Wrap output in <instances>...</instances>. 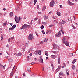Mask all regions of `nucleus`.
Wrapping results in <instances>:
<instances>
[{
    "mask_svg": "<svg viewBox=\"0 0 78 78\" xmlns=\"http://www.w3.org/2000/svg\"><path fill=\"white\" fill-rule=\"evenodd\" d=\"M53 45L54 46V48H53L54 50H55L56 49H58V50H59L60 49V48L59 46L56 45V44H53Z\"/></svg>",
    "mask_w": 78,
    "mask_h": 78,
    "instance_id": "1",
    "label": "nucleus"
},
{
    "mask_svg": "<svg viewBox=\"0 0 78 78\" xmlns=\"http://www.w3.org/2000/svg\"><path fill=\"white\" fill-rule=\"evenodd\" d=\"M16 16L17 15H16L14 19L15 20L16 23H19V22L20 21V19H19Z\"/></svg>",
    "mask_w": 78,
    "mask_h": 78,
    "instance_id": "2",
    "label": "nucleus"
},
{
    "mask_svg": "<svg viewBox=\"0 0 78 78\" xmlns=\"http://www.w3.org/2000/svg\"><path fill=\"white\" fill-rule=\"evenodd\" d=\"M28 39L29 40H31L34 39V37L33 36V34H30L29 35Z\"/></svg>",
    "mask_w": 78,
    "mask_h": 78,
    "instance_id": "3",
    "label": "nucleus"
},
{
    "mask_svg": "<svg viewBox=\"0 0 78 78\" xmlns=\"http://www.w3.org/2000/svg\"><path fill=\"white\" fill-rule=\"evenodd\" d=\"M54 5H55V1L54 0H52L50 2V6L51 7H53Z\"/></svg>",
    "mask_w": 78,
    "mask_h": 78,
    "instance_id": "4",
    "label": "nucleus"
},
{
    "mask_svg": "<svg viewBox=\"0 0 78 78\" xmlns=\"http://www.w3.org/2000/svg\"><path fill=\"white\" fill-rule=\"evenodd\" d=\"M29 26L30 27V25H27L26 24H25L23 25L21 29L23 30V29H24L25 28H27V27Z\"/></svg>",
    "mask_w": 78,
    "mask_h": 78,
    "instance_id": "5",
    "label": "nucleus"
},
{
    "mask_svg": "<svg viewBox=\"0 0 78 78\" xmlns=\"http://www.w3.org/2000/svg\"><path fill=\"white\" fill-rule=\"evenodd\" d=\"M40 63H43V59H42V57H40V58L38 59Z\"/></svg>",
    "mask_w": 78,
    "mask_h": 78,
    "instance_id": "6",
    "label": "nucleus"
},
{
    "mask_svg": "<svg viewBox=\"0 0 78 78\" xmlns=\"http://www.w3.org/2000/svg\"><path fill=\"white\" fill-rule=\"evenodd\" d=\"M16 28V25H14L12 27V28H9V30H13Z\"/></svg>",
    "mask_w": 78,
    "mask_h": 78,
    "instance_id": "7",
    "label": "nucleus"
},
{
    "mask_svg": "<svg viewBox=\"0 0 78 78\" xmlns=\"http://www.w3.org/2000/svg\"><path fill=\"white\" fill-rule=\"evenodd\" d=\"M63 43L66 45V46H69V43L67 41L65 42V41H63Z\"/></svg>",
    "mask_w": 78,
    "mask_h": 78,
    "instance_id": "8",
    "label": "nucleus"
},
{
    "mask_svg": "<svg viewBox=\"0 0 78 78\" xmlns=\"http://www.w3.org/2000/svg\"><path fill=\"white\" fill-rule=\"evenodd\" d=\"M61 32L60 31L58 33L56 34V36H57V37H59L61 36Z\"/></svg>",
    "mask_w": 78,
    "mask_h": 78,
    "instance_id": "9",
    "label": "nucleus"
},
{
    "mask_svg": "<svg viewBox=\"0 0 78 78\" xmlns=\"http://www.w3.org/2000/svg\"><path fill=\"white\" fill-rule=\"evenodd\" d=\"M21 55H22V53L20 52H19L18 53L16 54V56H17V57H18V56H20Z\"/></svg>",
    "mask_w": 78,
    "mask_h": 78,
    "instance_id": "10",
    "label": "nucleus"
},
{
    "mask_svg": "<svg viewBox=\"0 0 78 78\" xmlns=\"http://www.w3.org/2000/svg\"><path fill=\"white\" fill-rule=\"evenodd\" d=\"M51 58H53V59H55V58H56V55H51Z\"/></svg>",
    "mask_w": 78,
    "mask_h": 78,
    "instance_id": "11",
    "label": "nucleus"
},
{
    "mask_svg": "<svg viewBox=\"0 0 78 78\" xmlns=\"http://www.w3.org/2000/svg\"><path fill=\"white\" fill-rule=\"evenodd\" d=\"M68 3L69 5H74V4L72 3V2H71L70 1H68Z\"/></svg>",
    "mask_w": 78,
    "mask_h": 78,
    "instance_id": "12",
    "label": "nucleus"
},
{
    "mask_svg": "<svg viewBox=\"0 0 78 78\" xmlns=\"http://www.w3.org/2000/svg\"><path fill=\"white\" fill-rule=\"evenodd\" d=\"M60 23H61V24H63L64 25L65 23H66V22L65 21H64L63 20H62V21Z\"/></svg>",
    "mask_w": 78,
    "mask_h": 78,
    "instance_id": "13",
    "label": "nucleus"
},
{
    "mask_svg": "<svg viewBox=\"0 0 78 78\" xmlns=\"http://www.w3.org/2000/svg\"><path fill=\"white\" fill-rule=\"evenodd\" d=\"M8 61L9 62H12V61H13V59H12L11 58H10L9 59Z\"/></svg>",
    "mask_w": 78,
    "mask_h": 78,
    "instance_id": "14",
    "label": "nucleus"
},
{
    "mask_svg": "<svg viewBox=\"0 0 78 78\" xmlns=\"http://www.w3.org/2000/svg\"><path fill=\"white\" fill-rule=\"evenodd\" d=\"M57 14L59 16V17L61 16V13L60 12H58V11H57Z\"/></svg>",
    "mask_w": 78,
    "mask_h": 78,
    "instance_id": "15",
    "label": "nucleus"
},
{
    "mask_svg": "<svg viewBox=\"0 0 78 78\" xmlns=\"http://www.w3.org/2000/svg\"><path fill=\"white\" fill-rule=\"evenodd\" d=\"M58 63L59 64H60V59L61 58V57H60V56H58Z\"/></svg>",
    "mask_w": 78,
    "mask_h": 78,
    "instance_id": "16",
    "label": "nucleus"
},
{
    "mask_svg": "<svg viewBox=\"0 0 78 78\" xmlns=\"http://www.w3.org/2000/svg\"><path fill=\"white\" fill-rule=\"evenodd\" d=\"M13 15H14L13 12H11L10 13V17H12Z\"/></svg>",
    "mask_w": 78,
    "mask_h": 78,
    "instance_id": "17",
    "label": "nucleus"
},
{
    "mask_svg": "<svg viewBox=\"0 0 78 78\" xmlns=\"http://www.w3.org/2000/svg\"><path fill=\"white\" fill-rule=\"evenodd\" d=\"M44 20H47L48 19V16L45 15L44 16Z\"/></svg>",
    "mask_w": 78,
    "mask_h": 78,
    "instance_id": "18",
    "label": "nucleus"
},
{
    "mask_svg": "<svg viewBox=\"0 0 78 78\" xmlns=\"http://www.w3.org/2000/svg\"><path fill=\"white\" fill-rule=\"evenodd\" d=\"M44 41L45 42H46L48 41V38H45L44 39Z\"/></svg>",
    "mask_w": 78,
    "mask_h": 78,
    "instance_id": "19",
    "label": "nucleus"
},
{
    "mask_svg": "<svg viewBox=\"0 0 78 78\" xmlns=\"http://www.w3.org/2000/svg\"><path fill=\"white\" fill-rule=\"evenodd\" d=\"M14 74V71H12L10 73V76H12Z\"/></svg>",
    "mask_w": 78,
    "mask_h": 78,
    "instance_id": "20",
    "label": "nucleus"
},
{
    "mask_svg": "<svg viewBox=\"0 0 78 78\" xmlns=\"http://www.w3.org/2000/svg\"><path fill=\"white\" fill-rule=\"evenodd\" d=\"M45 55H46V56H48V51H45Z\"/></svg>",
    "mask_w": 78,
    "mask_h": 78,
    "instance_id": "21",
    "label": "nucleus"
},
{
    "mask_svg": "<svg viewBox=\"0 0 78 78\" xmlns=\"http://www.w3.org/2000/svg\"><path fill=\"white\" fill-rule=\"evenodd\" d=\"M72 67L73 70H75V65H72Z\"/></svg>",
    "mask_w": 78,
    "mask_h": 78,
    "instance_id": "22",
    "label": "nucleus"
},
{
    "mask_svg": "<svg viewBox=\"0 0 78 78\" xmlns=\"http://www.w3.org/2000/svg\"><path fill=\"white\" fill-rule=\"evenodd\" d=\"M45 9H46V7L45 6H44L42 9V11H44L45 10Z\"/></svg>",
    "mask_w": 78,
    "mask_h": 78,
    "instance_id": "23",
    "label": "nucleus"
},
{
    "mask_svg": "<svg viewBox=\"0 0 78 78\" xmlns=\"http://www.w3.org/2000/svg\"><path fill=\"white\" fill-rule=\"evenodd\" d=\"M66 73L67 74V75H69V71L67 70L66 71Z\"/></svg>",
    "mask_w": 78,
    "mask_h": 78,
    "instance_id": "24",
    "label": "nucleus"
},
{
    "mask_svg": "<svg viewBox=\"0 0 78 78\" xmlns=\"http://www.w3.org/2000/svg\"><path fill=\"white\" fill-rule=\"evenodd\" d=\"M52 53H55L56 54H57L58 53V51H52Z\"/></svg>",
    "mask_w": 78,
    "mask_h": 78,
    "instance_id": "25",
    "label": "nucleus"
},
{
    "mask_svg": "<svg viewBox=\"0 0 78 78\" xmlns=\"http://www.w3.org/2000/svg\"><path fill=\"white\" fill-rule=\"evenodd\" d=\"M69 56H70V57H71L72 56H73V54L72 53H70L69 54Z\"/></svg>",
    "mask_w": 78,
    "mask_h": 78,
    "instance_id": "26",
    "label": "nucleus"
},
{
    "mask_svg": "<svg viewBox=\"0 0 78 78\" xmlns=\"http://www.w3.org/2000/svg\"><path fill=\"white\" fill-rule=\"evenodd\" d=\"M40 28H41V30H42V29H44V26L43 25L41 26Z\"/></svg>",
    "mask_w": 78,
    "mask_h": 78,
    "instance_id": "27",
    "label": "nucleus"
},
{
    "mask_svg": "<svg viewBox=\"0 0 78 78\" xmlns=\"http://www.w3.org/2000/svg\"><path fill=\"white\" fill-rule=\"evenodd\" d=\"M75 62H76V60L75 59H74V60L73 62H72V63L73 64H75Z\"/></svg>",
    "mask_w": 78,
    "mask_h": 78,
    "instance_id": "28",
    "label": "nucleus"
},
{
    "mask_svg": "<svg viewBox=\"0 0 78 78\" xmlns=\"http://www.w3.org/2000/svg\"><path fill=\"white\" fill-rule=\"evenodd\" d=\"M51 33V30H48L47 31V33Z\"/></svg>",
    "mask_w": 78,
    "mask_h": 78,
    "instance_id": "29",
    "label": "nucleus"
},
{
    "mask_svg": "<svg viewBox=\"0 0 78 78\" xmlns=\"http://www.w3.org/2000/svg\"><path fill=\"white\" fill-rule=\"evenodd\" d=\"M36 2H37V0H34V5H35V4H36Z\"/></svg>",
    "mask_w": 78,
    "mask_h": 78,
    "instance_id": "30",
    "label": "nucleus"
},
{
    "mask_svg": "<svg viewBox=\"0 0 78 78\" xmlns=\"http://www.w3.org/2000/svg\"><path fill=\"white\" fill-rule=\"evenodd\" d=\"M59 75H63V73L62 71L60 72L59 73Z\"/></svg>",
    "mask_w": 78,
    "mask_h": 78,
    "instance_id": "31",
    "label": "nucleus"
},
{
    "mask_svg": "<svg viewBox=\"0 0 78 78\" xmlns=\"http://www.w3.org/2000/svg\"><path fill=\"white\" fill-rule=\"evenodd\" d=\"M31 76L32 77H34V76H35V75H34V74H31Z\"/></svg>",
    "mask_w": 78,
    "mask_h": 78,
    "instance_id": "32",
    "label": "nucleus"
},
{
    "mask_svg": "<svg viewBox=\"0 0 78 78\" xmlns=\"http://www.w3.org/2000/svg\"><path fill=\"white\" fill-rule=\"evenodd\" d=\"M27 71H28V72H30V69L29 68H27Z\"/></svg>",
    "mask_w": 78,
    "mask_h": 78,
    "instance_id": "33",
    "label": "nucleus"
},
{
    "mask_svg": "<svg viewBox=\"0 0 78 78\" xmlns=\"http://www.w3.org/2000/svg\"><path fill=\"white\" fill-rule=\"evenodd\" d=\"M72 27L73 28V29H75V28H76L75 27V26H74L73 25H72Z\"/></svg>",
    "mask_w": 78,
    "mask_h": 78,
    "instance_id": "34",
    "label": "nucleus"
},
{
    "mask_svg": "<svg viewBox=\"0 0 78 78\" xmlns=\"http://www.w3.org/2000/svg\"><path fill=\"white\" fill-rule=\"evenodd\" d=\"M25 46H28V43H26L25 44Z\"/></svg>",
    "mask_w": 78,
    "mask_h": 78,
    "instance_id": "35",
    "label": "nucleus"
},
{
    "mask_svg": "<svg viewBox=\"0 0 78 78\" xmlns=\"http://www.w3.org/2000/svg\"><path fill=\"white\" fill-rule=\"evenodd\" d=\"M27 58L28 61H29V60L30 59V57H29V56H27Z\"/></svg>",
    "mask_w": 78,
    "mask_h": 78,
    "instance_id": "36",
    "label": "nucleus"
},
{
    "mask_svg": "<svg viewBox=\"0 0 78 78\" xmlns=\"http://www.w3.org/2000/svg\"><path fill=\"white\" fill-rule=\"evenodd\" d=\"M6 65H5L4 66H3V69H5V67H6Z\"/></svg>",
    "mask_w": 78,
    "mask_h": 78,
    "instance_id": "37",
    "label": "nucleus"
},
{
    "mask_svg": "<svg viewBox=\"0 0 78 78\" xmlns=\"http://www.w3.org/2000/svg\"><path fill=\"white\" fill-rule=\"evenodd\" d=\"M38 19V18H36L34 19V20L36 21V20H37Z\"/></svg>",
    "mask_w": 78,
    "mask_h": 78,
    "instance_id": "38",
    "label": "nucleus"
},
{
    "mask_svg": "<svg viewBox=\"0 0 78 78\" xmlns=\"http://www.w3.org/2000/svg\"><path fill=\"white\" fill-rule=\"evenodd\" d=\"M53 25H50L49 26V27L50 28V27H53Z\"/></svg>",
    "mask_w": 78,
    "mask_h": 78,
    "instance_id": "39",
    "label": "nucleus"
},
{
    "mask_svg": "<svg viewBox=\"0 0 78 78\" xmlns=\"http://www.w3.org/2000/svg\"><path fill=\"white\" fill-rule=\"evenodd\" d=\"M51 66H52V69H54V67H53V64H51Z\"/></svg>",
    "mask_w": 78,
    "mask_h": 78,
    "instance_id": "40",
    "label": "nucleus"
},
{
    "mask_svg": "<svg viewBox=\"0 0 78 78\" xmlns=\"http://www.w3.org/2000/svg\"><path fill=\"white\" fill-rule=\"evenodd\" d=\"M1 40H2V39H3V35H1Z\"/></svg>",
    "mask_w": 78,
    "mask_h": 78,
    "instance_id": "41",
    "label": "nucleus"
},
{
    "mask_svg": "<svg viewBox=\"0 0 78 78\" xmlns=\"http://www.w3.org/2000/svg\"><path fill=\"white\" fill-rule=\"evenodd\" d=\"M38 54H39V55H41V51H39L38 52Z\"/></svg>",
    "mask_w": 78,
    "mask_h": 78,
    "instance_id": "42",
    "label": "nucleus"
},
{
    "mask_svg": "<svg viewBox=\"0 0 78 78\" xmlns=\"http://www.w3.org/2000/svg\"><path fill=\"white\" fill-rule=\"evenodd\" d=\"M60 31H61L62 33H63V34H64V32L62 31V29H61Z\"/></svg>",
    "mask_w": 78,
    "mask_h": 78,
    "instance_id": "43",
    "label": "nucleus"
},
{
    "mask_svg": "<svg viewBox=\"0 0 78 78\" xmlns=\"http://www.w3.org/2000/svg\"><path fill=\"white\" fill-rule=\"evenodd\" d=\"M43 34H45V31H44V30H43L42 31V32Z\"/></svg>",
    "mask_w": 78,
    "mask_h": 78,
    "instance_id": "44",
    "label": "nucleus"
},
{
    "mask_svg": "<svg viewBox=\"0 0 78 78\" xmlns=\"http://www.w3.org/2000/svg\"><path fill=\"white\" fill-rule=\"evenodd\" d=\"M0 67H3V65L2 64H0Z\"/></svg>",
    "mask_w": 78,
    "mask_h": 78,
    "instance_id": "45",
    "label": "nucleus"
},
{
    "mask_svg": "<svg viewBox=\"0 0 78 78\" xmlns=\"http://www.w3.org/2000/svg\"><path fill=\"white\" fill-rule=\"evenodd\" d=\"M38 54V53L37 52V51H36L35 52V54H36V55H37Z\"/></svg>",
    "mask_w": 78,
    "mask_h": 78,
    "instance_id": "46",
    "label": "nucleus"
},
{
    "mask_svg": "<svg viewBox=\"0 0 78 78\" xmlns=\"http://www.w3.org/2000/svg\"><path fill=\"white\" fill-rule=\"evenodd\" d=\"M60 68H61V66H58V68L59 70L60 69Z\"/></svg>",
    "mask_w": 78,
    "mask_h": 78,
    "instance_id": "47",
    "label": "nucleus"
},
{
    "mask_svg": "<svg viewBox=\"0 0 78 78\" xmlns=\"http://www.w3.org/2000/svg\"><path fill=\"white\" fill-rule=\"evenodd\" d=\"M10 39H14V37H12L10 38Z\"/></svg>",
    "mask_w": 78,
    "mask_h": 78,
    "instance_id": "48",
    "label": "nucleus"
},
{
    "mask_svg": "<svg viewBox=\"0 0 78 78\" xmlns=\"http://www.w3.org/2000/svg\"><path fill=\"white\" fill-rule=\"evenodd\" d=\"M29 55L30 56H32V53H30L29 54Z\"/></svg>",
    "mask_w": 78,
    "mask_h": 78,
    "instance_id": "49",
    "label": "nucleus"
},
{
    "mask_svg": "<svg viewBox=\"0 0 78 78\" xmlns=\"http://www.w3.org/2000/svg\"><path fill=\"white\" fill-rule=\"evenodd\" d=\"M65 40V37H64L63 38V42L64 43V41H65L64 40Z\"/></svg>",
    "mask_w": 78,
    "mask_h": 78,
    "instance_id": "50",
    "label": "nucleus"
},
{
    "mask_svg": "<svg viewBox=\"0 0 78 78\" xmlns=\"http://www.w3.org/2000/svg\"><path fill=\"white\" fill-rule=\"evenodd\" d=\"M3 25H6V23H3Z\"/></svg>",
    "mask_w": 78,
    "mask_h": 78,
    "instance_id": "51",
    "label": "nucleus"
},
{
    "mask_svg": "<svg viewBox=\"0 0 78 78\" xmlns=\"http://www.w3.org/2000/svg\"><path fill=\"white\" fill-rule=\"evenodd\" d=\"M73 76H75V73H74V72H73Z\"/></svg>",
    "mask_w": 78,
    "mask_h": 78,
    "instance_id": "52",
    "label": "nucleus"
},
{
    "mask_svg": "<svg viewBox=\"0 0 78 78\" xmlns=\"http://www.w3.org/2000/svg\"><path fill=\"white\" fill-rule=\"evenodd\" d=\"M16 66H15L13 69H14L15 70V69H16Z\"/></svg>",
    "mask_w": 78,
    "mask_h": 78,
    "instance_id": "53",
    "label": "nucleus"
},
{
    "mask_svg": "<svg viewBox=\"0 0 78 78\" xmlns=\"http://www.w3.org/2000/svg\"><path fill=\"white\" fill-rule=\"evenodd\" d=\"M53 18L54 19H56V17H55V16H53Z\"/></svg>",
    "mask_w": 78,
    "mask_h": 78,
    "instance_id": "54",
    "label": "nucleus"
},
{
    "mask_svg": "<svg viewBox=\"0 0 78 78\" xmlns=\"http://www.w3.org/2000/svg\"><path fill=\"white\" fill-rule=\"evenodd\" d=\"M59 69L58 68L56 70V72H58L59 71Z\"/></svg>",
    "mask_w": 78,
    "mask_h": 78,
    "instance_id": "55",
    "label": "nucleus"
},
{
    "mask_svg": "<svg viewBox=\"0 0 78 78\" xmlns=\"http://www.w3.org/2000/svg\"><path fill=\"white\" fill-rule=\"evenodd\" d=\"M52 11H50V12H49V14H51V13H52Z\"/></svg>",
    "mask_w": 78,
    "mask_h": 78,
    "instance_id": "56",
    "label": "nucleus"
},
{
    "mask_svg": "<svg viewBox=\"0 0 78 78\" xmlns=\"http://www.w3.org/2000/svg\"><path fill=\"white\" fill-rule=\"evenodd\" d=\"M37 8L38 9V8H39V5H38L37 6Z\"/></svg>",
    "mask_w": 78,
    "mask_h": 78,
    "instance_id": "57",
    "label": "nucleus"
},
{
    "mask_svg": "<svg viewBox=\"0 0 78 78\" xmlns=\"http://www.w3.org/2000/svg\"><path fill=\"white\" fill-rule=\"evenodd\" d=\"M2 13H0V17H1V16H2Z\"/></svg>",
    "mask_w": 78,
    "mask_h": 78,
    "instance_id": "58",
    "label": "nucleus"
},
{
    "mask_svg": "<svg viewBox=\"0 0 78 78\" xmlns=\"http://www.w3.org/2000/svg\"><path fill=\"white\" fill-rule=\"evenodd\" d=\"M60 8H62V5H60Z\"/></svg>",
    "mask_w": 78,
    "mask_h": 78,
    "instance_id": "59",
    "label": "nucleus"
},
{
    "mask_svg": "<svg viewBox=\"0 0 78 78\" xmlns=\"http://www.w3.org/2000/svg\"><path fill=\"white\" fill-rule=\"evenodd\" d=\"M25 73H23V76H25Z\"/></svg>",
    "mask_w": 78,
    "mask_h": 78,
    "instance_id": "60",
    "label": "nucleus"
},
{
    "mask_svg": "<svg viewBox=\"0 0 78 78\" xmlns=\"http://www.w3.org/2000/svg\"><path fill=\"white\" fill-rule=\"evenodd\" d=\"M44 25H46V24H47V23L45 22H44Z\"/></svg>",
    "mask_w": 78,
    "mask_h": 78,
    "instance_id": "61",
    "label": "nucleus"
},
{
    "mask_svg": "<svg viewBox=\"0 0 78 78\" xmlns=\"http://www.w3.org/2000/svg\"><path fill=\"white\" fill-rule=\"evenodd\" d=\"M34 59H35V61H37V59L36 60V58H34Z\"/></svg>",
    "mask_w": 78,
    "mask_h": 78,
    "instance_id": "62",
    "label": "nucleus"
},
{
    "mask_svg": "<svg viewBox=\"0 0 78 78\" xmlns=\"http://www.w3.org/2000/svg\"><path fill=\"white\" fill-rule=\"evenodd\" d=\"M10 25H11V26H12V23H10Z\"/></svg>",
    "mask_w": 78,
    "mask_h": 78,
    "instance_id": "63",
    "label": "nucleus"
},
{
    "mask_svg": "<svg viewBox=\"0 0 78 78\" xmlns=\"http://www.w3.org/2000/svg\"><path fill=\"white\" fill-rule=\"evenodd\" d=\"M63 65L64 67H66V64H65V63H63Z\"/></svg>",
    "mask_w": 78,
    "mask_h": 78,
    "instance_id": "64",
    "label": "nucleus"
}]
</instances>
